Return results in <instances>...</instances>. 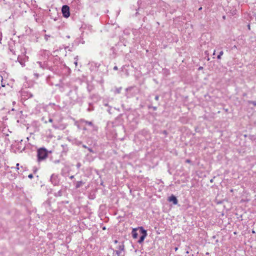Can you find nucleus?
<instances>
[{"label": "nucleus", "instance_id": "obj_1", "mask_svg": "<svg viewBox=\"0 0 256 256\" xmlns=\"http://www.w3.org/2000/svg\"><path fill=\"white\" fill-rule=\"evenodd\" d=\"M38 162L42 161L48 157V152L46 148H40L38 150Z\"/></svg>", "mask_w": 256, "mask_h": 256}, {"label": "nucleus", "instance_id": "obj_2", "mask_svg": "<svg viewBox=\"0 0 256 256\" xmlns=\"http://www.w3.org/2000/svg\"><path fill=\"white\" fill-rule=\"evenodd\" d=\"M116 250L114 251V252H115L118 256H124V245L123 242L120 243L118 246L116 248Z\"/></svg>", "mask_w": 256, "mask_h": 256}, {"label": "nucleus", "instance_id": "obj_3", "mask_svg": "<svg viewBox=\"0 0 256 256\" xmlns=\"http://www.w3.org/2000/svg\"><path fill=\"white\" fill-rule=\"evenodd\" d=\"M138 229H139L140 234H142V236H140V239L138 240V242L140 244H141L144 242V238L146 236L147 232H146V230H144V228L142 226L138 228Z\"/></svg>", "mask_w": 256, "mask_h": 256}, {"label": "nucleus", "instance_id": "obj_4", "mask_svg": "<svg viewBox=\"0 0 256 256\" xmlns=\"http://www.w3.org/2000/svg\"><path fill=\"white\" fill-rule=\"evenodd\" d=\"M6 74L3 72L0 74V80L1 82V87L2 88H6L9 87L10 86L8 84L7 82V80L4 79Z\"/></svg>", "mask_w": 256, "mask_h": 256}, {"label": "nucleus", "instance_id": "obj_5", "mask_svg": "<svg viewBox=\"0 0 256 256\" xmlns=\"http://www.w3.org/2000/svg\"><path fill=\"white\" fill-rule=\"evenodd\" d=\"M63 16L64 18H68L70 16V8L66 5L63 6L62 8Z\"/></svg>", "mask_w": 256, "mask_h": 256}, {"label": "nucleus", "instance_id": "obj_6", "mask_svg": "<svg viewBox=\"0 0 256 256\" xmlns=\"http://www.w3.org/2000/svg\"><path fill=\"white\" fill-rule=\"evenodd\" d=\"M50 180L51 182L54 186L57 185L58 184V182H59V180H58V175L55 174H52L51 176Z\"/></svg>", "mask_w": 256, "mask_h": 256}, {"label": "nucleus", "instance_id": "obj_7", "mask_svg": "<svg viewBox=\"0 0 256 256\" xmlns=\"http://www.w3.org/2000/svg\"><path fill=\"white\" fill-rule=\"evenodd\" d=\"M32 96L33 95L30 92L26 91H24L22 94V98L24 100L32 98Z\"/></svg>", "mask_w": 256, "mask_h": 256}, {"label": "nucleus", "instance_id": "obj_8", "mask_svg": "<svg viewBox=\"0 0 256 256\" xmlns=\"http://www.w3.org/2000/svg\"><path fill=\"white\" fill-rule=\"evenodd\" d=\"M80 122L82 124H88L90 126H92L94 130H97L96 126H94L92 122H88V121H87L84 119L80 120Z\"/></svg>", "mask_w": 256, "mask_h": 256}, {"label": "nucleus", "instance_id": "obj_9", "mask_svg": "<svg viewBox=\"0 0 256 256\" xmlns=\"http://www.w3.org/2000/svg\"><path fill=\"white\" fill-rule=\"evenodd\" d=\"M168 200L170 202H172L174 204H176L178 202L176 198L174 195H172L169 197Z\"/></svg>", "mask_w": 256, "mask_h": 256}, {"label": "nucleus", "instance_id": "obj_10", "mask_svg": "<svg viewBox=\"0 0 256 256\" xmlns=\"http://www.w3.org/2000/svg\"><path fill=\"white\" fill-rule=\"evenodd\" d=\"M132 236L134 238H136L138 236V234L136 232V229L134 228L132 232Z\"/></svg>", "mask_w": 256, "mask_h": 256}, {"label": "nucleus", "instance_id": "obj_11", "mask_svg": "<svg viewBox=\"0 0 256 256\" xmlns=\"http://www.w3.org/2000/svg\"><path fill=\"white\" fill-rule=\"evenodd\" d=\"M84 184V182H83L82 181L80 180V181H78L76 182V188H80L83 184Z\"/></svg>", "mask_w": 256, "mask_h": 256}, {"label": "nucleus", "instance_id": "obj_12", "mask_svg": "<svg viewBox=\"0 0 256 256\" xmlns=\"http://www.w3.org/2000/svg\"><path fill=\"white\" fill-rule=\"evenodd\" d=\"M18 60L22 66H25L24 62L20 58V56H18Z\"/></svg>", "mask_w": 256, "mask_h": 256}, {"label": "nucleus", "instance_id": "obj_13", "mask_svg": "<svg viewBox=\"0 0 256 256\" xmlns=\"http://www.w3.org/2000/svg\"><path fill=\"white\" fill-rule=\"evenodd\" d=\"M62 195V190H60L57 192H56L54 196H61Z\"/></svg>", "mask_w": 256, "mask_h": 256}, {"label": "nucleus", "instance_id": "obj_14", "mask_svg": "<svg viewBox=\"0 0 256 256\" xmlns=\"http://www.w3.org/2000/svg\"><path fill=\"white\" fill-rule=\"evenodd\" d=\"M224 54V52L222 50L220 51L219 53V54L217 58L218 60H220L222 56Z\"/></svg>", "mask_w": 256, "mask_h": 256}, {"label": "nucleus", "instance_id": "obj_15", "mask_svg": "<svg viewBox=\"0 0 256 256\" xmlns=\"http://www.w3.org/2000/svg\"><path fill=\"white\" fill-rule=\"evenodd\" d=\"M121 90H122V88H116V90H115V93L116 94H120V92Z\"/></svg>", "mask_w": 256, "mask_h": 256}, {"label": "nucleus", "instance_id": "obj_16", "mask_svg": "<svg viewBox=\"0 0 256 256\" xmlns=\"http://www.w3.org/2000/svg\"><path fill=\"white\" fill-rule=\"evenodd\" d=\"M75 62H74V64L76 66L78 64V56L74 58Z\"/></svg>", "mask_w": 256, "mask_h": 256}, {"label": "nucleus", "instance_id": "obj_17", "mask_svg": "<svg viewBox=\"0 0 256 256\" xmlns=\"http://www.w3.org/2000/svg\"><path fill=\"white\" fill-rule=\"evenodd\" d=\"M249 104H252L254 106H256V101H248Z\"/></svg>", "mask_w": 256, "mask_h": 256}, {"label": "nucleus", "instance_id": "obj_18", "mask_svg": "<svg viewBox=\"0 0 256 256\" xmlns=\"http://www.w3.org/2000/svg\"><path fill=\"white\" fill-rule=\"evenodd\" d=\"M50 37V36L49 35L46 34V35L44 36V39H45L46 41H48V38H49Z\"/></svg>", "mask_w": 256, "mask_h": 256}, {"label": "nucleus", "instance_id": "obj_19", "mask_svg": "<svg viewBox=\"0 0 256 256\" xmlns=\"http://www.w3.org/2000/svg\"><path fill=\"white\" fill-rule=\"evenodd\" d=\"M76 167L77 168H80V166H81V164L80 162H78L77 164H76Z\"/></svg>", "mask_w": 256, "mask_h": 256}, {"label": "nucleus", "instance_id": "obj_20", "mask_svg": "<svg viewBox=\"0 0 256 256\" xmlns=\"http://www.w3.org/2000/svg\"><path fill=\"white\" fill-rule=\"evenodd\" d=\"M19 165H20V164H18H18H16V170H18L20 169V168H19Z\"/></svg>", "mask_w": 256, "mask_h": 256}, {"label": "nucleus", "instance_id": "obj_21", "mask_svg": "<svg viewBox=\"0 0 256 256\" xmlns=\"http://www.w3.org/2000/svg\"><path fill=\"white\" fill-rule=\"evenodd\" d=\"M88 150L90 152H93V150L91 148H87Z\"/></svg>", "mask_w": 256, "mask_h": 256}, {"label": "nucleus", "instance_id": "obj_22", "mask_svg": "<svg viewBox=\"0 0 256 256\" xmlns=\"http://www.w3.org/2000/svg\"><path fill=\"white\" fill-rule=\"evenodd\" d=\"M28 178H33V175L32 174H30L28 176Z\"/></svg>", "mask_w": 256, "mask_h": 256}, {"label": "nucleus", "instance_id": "obj_23", "mask_svg": "<svg viewBox=\"0 0 256 256\" xmlns=\"http://www.w3.org/2000/svg\"><path fill=\"white\" fill-rule=\"evenodd\" d=\"M155 98V100H159V96H158V95H157V96H155V98Z\"/></svg>", "mask_w": 256, "mask_h": 256}, {"label": "nucleus", "instance_id": "obj_24", "mask_svg": "<svg viewBox=\"0 0 256 256\" xmlns=\"http://www.w3.org/2000/svg\"><path fill=\"white\" fill-rule=\"evenodd\" d=\"M53 121L52 119L51 118H50L49 120H48V122H52Z\"/></svg>", "mask_w": 256, "mask_h": 256}, {"label": "nucleus", "instance_id": "obj_25", "mask_svg": "<svg viewBox=\"0 0 256 256\" xmlns=\"http://www.w3.org/2000/svg\"><path fill=\"white\" fill-rule=\"evenodd\" d=\"M82 146L84 148H88V146H86V145H84V144H83V145Z\"/></svg>", "mask_w": 256, "mask_h": 256}, {"label": "nucleus", "instance_id": "obj_26", "mask_svg": "<svg viewBox=\"0 0 256 256\" xmlns=\"http://www.w3.org/2000/svg\"><path fill=\"white\" fill-rule=\"evenodd\" d=\"M114 70H118V67L116 66H114Z\"/></svg>", "mask_w": 256, "mask_h": 256}, {"label": "nucleus", "instance_id": "obj_27", "mask_svg": "<svg viewBox=\"0 0 256 256\" xmlns=\"http://www.w3.org/2000/svg\"><path fill=\"white\" fill-rule=\"evenodd\" d=\"M34 75L36 76V78H38V74H34Z\"/></svg>", "mask_w": 256, "mask_h": 256}, {"label": "nucleus", "instance_id": "obj_28", "mask_svg": "<svg viewBox=\"0 0 256 256\" xmlns=\"http://www.w3.org/2000/svg\"><path fill=\"white\" fill-rule=\"evenodd\" d=\"M154 110H156L157 109V108L156 106L153 107Z\"/></svg>", "mask_w": 256, "mask_h": 256}, {"label": "nucleus", "instance_id": "obj_29", "mask_svg": "<svg viewBox=\"0 0 256 256\" xmlns=\"http://www.w3.org/2000/svg\"><path fill=\"white\" fill-rule=\"evenodd\" d=\"M114 242L115 244H117V243L118 242V241L117 240H114Z\"/></svg>", "mask_w": 256, "mask_h": 256}, {"label": "nucleus", "instance_id": "obj_30", "mask_svg": "<svg viewBox=\"0 0 256 256\" xmlns=\"http://www.w3.org/2000/svg\"><path fill=\"white\" fill-rule=\"evenodd\" d=\"M248 30H250V24H248Z\"/></svg>", "mask_w": 256, "mask_h": 256}, {"label": "nucleus", "instance_id": "obj_31", "mask_svg": "<svg viewBox=\"0 0 256 256\" xmlns=\"http://www.w3.org/2000/svg\"><path fill=\"white\" fill-rule=\"evenodd\" d=\"M202 66L199 67L198 70H202Z\"/></svg>", "mask_w": 256, "mask_h": 256}, {"label": "nucleus", "instance_id": "obj_32", "mask_svg": "<svg viewBox=\"0 0 256 256\" xmlns=\"http://www.w3.org/2000/svg\"><path fill=\"white\" fill-rule=\"evenodd\" d=\"M74 176H70V178L71 179H72V178H74Z\"/></svg>", "mask_w": 256, "mask_h": 256}, {"label": "nucleus", "instance_id": "obj_33", "mask_svg": "<svg viewBox=\"0 0 256 256\" xmlns=\"http://www.w3.org/2000/svg\"><path fill=\"white\" fill-rule=\"evenodd\" d=\"M16 104V102H12V104H13V105H14V104Z\"/></svg>", "mask_w": 256, "mask_h": 256}, {"label": "nucleus", "instance_id": "obj_34", "mask_svg": "<svg viewBox=\"0 0 256 256\" xmlns=\"http://www.w3.org/2000/svg\"><path fill=\"white\" fill-rule=\"evenodd\" d=\"M222 18H223V19H225L226 18V16H223Z\"/></svg>", "mask_w": 256, "mask_h": 256}, {"label": "nucleus", "instance_id": "obj_35", "mask_svg": "<svg viewBox=\"0 0 256 256\" xmlns=\"http://www.w3.org/2000/svg\"><path fill=\"white\" fill-rule=\"evenodd\" d=\"M202 9V7H200V8H199V9H198V10H201Z\"/></svg>", "mask_w": 256, "mask_h": 256}, {"label": "nucleus", "instance_id": "obj_36", "mask_svg": "<svg viewBox=\"0 0 256 256\" xmlns=\"http://www.w3.org/2000/svg\"><path fill=\"white\" fill-rule=\"evenodd\" d=\"M215 52H216V51L214 50V54H213L214 55L215 54Z\"/></svg>", "mask_w": 256, "mask_h": 256}, {"label": "nucleus", "instance_id": "obj_37", "mask_svg": "<svg viewBox=\"0 0 256 256\" xmlns=\"http://www.w3.org/2000/svg\"><path fill=\"white\" fill-rule=\"evenodd\" d=\"M83 129H84V130H86V128H84Z\"/></svg>", "mask_w": 256, "mask_h": 256}, {"label": "nucleus", "instance_id": "obj_38", "mask_svg": "<svg viewBox=\"0 0 256 256\" xmlns=\"http://www.w3.org/2000/svg\"><path fill=\"white\" fill-rule=\"evenodd\" d=\"M178 250L177 248H176L175 250Z\"/></svg>", "mask_w": 256, "mask_h": 256}, {"label": "nucleus", "instance_id": "obj_39", "mask_svg": "<svg viewBox=\"0 0 256 256\" xmlns=\"http://www.w3.org/2000/svg\"><path fill=\"white\" fill-rule=\"evenodd\" d=\"M102 229H103V230H105V229H106V228H105V227H104V228H102Z\"/></svg>", "mask_w": 256, "mask_h": 256}]
</instances>
